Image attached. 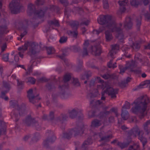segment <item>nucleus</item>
I'll use <instances>...</instances> for the list:
<instances>
[{"instance_id":"nucleus-31","label":"nucleus","mask_w":150,"mask_h":150,"mask_svg":"<svg viewBox=\"0 0 150 150\" xmlns=\"http://www.w3.org/2000/svg\"><path fill=\"white\" fill-rule=\"evenodd\" d=\"M140 146L137 144H134L129 146L127 150H139Z\"/></svg>"},{"instance_id":"nucleus-2","label":"nucleus","mask_w":150,"mask_h":150,"mask_svg":"<svg viewBox=\"0 0 150 150\" xmlns=\"http://www.w3.org/2000/svg\"><path fill=\"white\" fill-rule=\"evenodd\" d=\"M126 134L129 136H132L136 138L138 136V139L142 142L143 147L147 142L146 138L144 136V132L142 130H140L138 126H136L132 129L126 132Z\"/></svg>"},{"instance_id":"nucleus-33","label":"nucleus","mask_w":150,"mask_h":150,"mask_svg":"<svg viewBox=\"0 0 150 150\" xmlns=\"http://www.w3.org/2000/svg\"><path fill=\"white\" fill-rule=\"evenodd\" d=\"M110 111L105 110L103 112H100L99 114V117L100 118L109 115L110 113Z\"/></svg>"},{"instance_id":"nucleus-17","label":"nucleus","mask_w":150,"mask_h":150,"mask_svg":"<svg viewBox=\"0 0 150 150\" xmlns=\"http://www.w3.org/2000/svg\"><path fill=\"white\" fill-rule=\"evenodd\" d=\"M69 117L72 118H74L77 115L79 118L82 116V114L81 112H78L75 109L69 112Z\"/></svg>"},{"instance_id":"nucleus-55","label":"nucleus","mask_w":150,"mask_h":150,"mask_svg":"<svg viewBox=\"0 0 150 150\" xmlns=\"http://www.w3.org/2000/svg\"><path fill=\"white\" fill-rule=\"evenodd\" d=\"M2 52H4L7 48V46L6 42H4L2 45L1 46Z\"/></svg>"},{"instance_id":"nucleus-50","label":"nucleus","mask_w":150,"mask_h":150,"mask_svg":"<svg viewBox=\"0 0 150 150\" xmlns=\"http://www.w3.org/2000/svg\"><path fill=\"white\" fill-rule=\"evenodd\" d=\"M120 71L119 73L120 74H122L124 73L125 71L127 69V67L126 66L124 67H123L122 66H121L120 68Z\"/></svg>"},{"instance_id":"nucleus-45","label":"nucleus","mask_w":150,"mask_h":150,"mask_svg":"<svg viewBox=\"0 0 150 150\" xmlns=\"http://www.w3.org/2000/svg\"><path fill=\"white\" fill-rule=\"evenodd\" d=\"M132 47L134 49L136 50L137 51L140 48V45L139 43L135 42L133 43Z\"/></svg>"},{"instance_id":"nucleus-26","label":"nucleus","mask_w":150,"mask_h":150,"mask_svg":"<svg viewBox=\"0 0 150 150\" xmlns=\"http://www.w3.org/2000/svg\"><path fill=\"white\" fill-rule=\"evenodd\" d=\"M35 15L40 18L43 17L44 15V12L42 10L39 9L36 10L34 13Z\"/></svg>"},{"instance_id":"nucleus-43","label":"nucleus","mask_w":150,"mask_h":150,"mask_svg":"<svg viewBox=\"0 0 150 150\" xmlns=\"http://www.w3.org/2000/svg\"><path fill=\"white\" fill-rule=\"evenodd\" d=\"M27 82L33 84H35L36 80L34 78L32 77H29L27 78Z\"/></svg>"},{"instance_id":"nucleus-30","label":"nucleus","mask_w":150,"mask_h":150,"mask_svg":"<svg viewBox=\"0 0 150 150\" xmlns=\"http://www.w3.org/2000/svg\"><path fill=\"white\" fill-rule=\"evenodd\" d=\"M143 128L147 134L148 135L150 133V127H149V125L146 122L143 124Z\"/></svg>"},{"instance_id":"nucleus-52","label":"nucleus","mask_w":150,"mask_h":150,"mask_svg":"<svg viewBox=\"0 0 150 150\" xmlns=\"http://www.w3.org/2000/svg\"><path fill=\"white\" fill-rule=\"evenodd\" d=\"M73 84L75 86H80V84L79 82L78 79H73Z\"/></svg>"},{"instance_id":"nucleus-44","label":"nucleus","mask_w":150,"mask_h":150,"mask_svg":"<svg viewBox=\"0 0 150 150\" xmlns=\"http://www.w3.org/2000/svg\"><path fill=\"white\" fill-rule=\"evenodd\" d=\"M67 40V37L64 36L61 37L59 40V42L60 43H63L66 42Z\"/></svg>"},{"instance_id":"nucleus-37","label":"nucleus","mask_w":150,"mask_h":150,"mask_svg":"<svg viewBox=\"0 0 150 150\" xmlns=\"http://www.w3.org/2000/svg\"><path fill=\"white\" fill-rule=\"evenodd\" d=\"M112 61L113 59H112L108 63L107 65L109 68L114 69L117 67V66L116 65V63L115 62L112 64Z\"/></svg>"},{"instance_id":"nucleus-24","label":"nucleus","mask_w":150,"mask_h":150,"mask_svg":"<svg viewBox=\"0 0 150 150\" xmlns=\"http://www.w3.org/2000/svg\"><path fill=\"white\" fill-rule=\"evenodd\" d=\"M105 37L106 41L109 42L112 40L113 38L111 33L107 30L105 32Z\"/></svg>"},{"instance_id":"nucleus-60","label":"nucleus","mask_w":150,"mask_h":150,"mask_svg":"<svg viewBox=\"0 0 150 150\" xmlns=\"http://www.w3.org/2000/svg\"><path fill=\"white\" fill-rule=\"evenodd\" d=\"M83 48L87 49L89 45V41L88 40H86L85 41L84 43H83Z\"/></svg>"},{"instance_id":"nucleus-41","label":"nucleus","mask_w":150,"mask_h":150,"mask_svg":"<svg viewBox=\"0 0 150 150\" xmlns=\"http://www.w3.org/2000/svg\"><path fill=\"white\" fill-rule=\"evenodd\" d=\"M103 4L104 9H107L109 8V5L108 0H103Z\"/></svg>"},{"instance_id":"nucleus-14","label":"nucleus","mask_w":150,"mask_h":150,"mask_svg":"<svg viewBox=\"0 0 150 150\" xmlns=\"http://www.w3.org/2000/svg\"><path fill=\"white\" fill-rule=\"evenodd\" d=\"M133 19V18H132L130 16L126 17L124 24V28L126 29H129L131 28L133 25L132 23Z\"/></svg>"},{"instance_id":"nucleus-46","label":"nucleus","mask_w":150,"mask_h":150,"mask_svg":"<svg viewBox=\"0 0 150 150\" xmlns=\"http://www.w3.org/2000/svg\"><path fill=\"white\" fill-rule=\"evenodd\" d=\"M119 84L120 87L122 88L125 87L127 85V83L125 82V81H122L119 83Z\"/></svg>"},{"instance_id":"nucleus-13","label":"nucleus","mask_w":150,"mask_h":150,"mask_svg":"<svg viewBox=\"0 0 150 150\" xmlns=\"http://www.w3.org/2000/svg\"><path fill=\"white\" fill-rule=\"evenodd\" d=\"M106 93L108 94V95L110 96L112 99H115L116 98V94L118 93L117 89H114L112 88L109 87L106 90Z\"/></svg>"},{"instance_id":"nucleus-32","label":"nucleus","mask_w":150,"mask_h":150,"mask_svg":"<svg viewBox=\"0 0 150 150\" xmlns=\"http://www.w3.org/2000/svg\"><path fill=\"white\" fill-rule=\"evenodd\" d=\"M48 23L50 25H54L57 27H59L60 25L59 21L55 19L48 21Z\"/></svg>"},{"instance_id":"nucleus-12","label":"nucleus","mask_w":150,"mask_h":150,"mask_svg":"<svg viewBox=\"0 0 150 150\" xmlns=\"http://www.w3.org/2000/svg\"><path fill=\"white\" fill-rule=\"evenodd\" d=\"M24 122L27 126L34 125V123L39 126V124L38 121H36L35 119L32 118L31 116L28 115L26 118L25 120L24 121Z\"/></svg>"},{"instance_id":"nucleus-8","label":"nucleus","mask_w":150,"mask_h":150,"mask_svg":"<svg viewBox=\"0 0 150 150\" xmlns=\"http://www.w3.org/2000/svg\"><path fill=\"white\" fill-rule=\"evenodd\" d=\"M33 90L31 88L27 91V97L29 99L30 102L33 103L38 102L40 99V97H38L39 94L35 95L33 93Z\"/></svg>"},{"instance_id":"nucleus-29","label":"nucleus","mask_w":150,"mask_h":150,"mask_svg":"<svg viewBox=\"0 0 150 150\" xmlns=\"http://www.w3.org/2000/svg\"><path fill=\"white\" fill-rule=\"evenodd\" d=\"M122 118L124 120H127L129 117V114L128 112L126 110H122V112L121 114Z\"/></svg>"},{"instance_id":"nucleus-28","label":"nucleus","mask_w":150,"mask_h":150,"mask_svg":"<svg viewBox=\"0 0 150 150\" xmlns=\"http://www.w3.org/2000/svg\"><path fill=\"white\" fill-rule=\"evenodd\" d=\"M101 124L100 121L97 119H95L92 122L91 126L93 127H97L100 126Z\"/></svg>"},{"instance_id":"nucleus-51","label":"nucleus","mask_w":150,"mask_h":150,"mask_svg":"<svg viewBox=\"0 0 150 150\" xmlns=\"http://www.w3.org/2000/svg\"><path fill=\"white\" fill-rule=\"evenodd\" d=\"M74 10L77 11L80 14H81L83 13V11L81 8L75 7Z\"/></svg>"},{"instance_id":"nucleus-5","label":"nucleus","mask_w":150,"mask_h":150,"mask_svg":"<svg viewBox=\"0 0 150 150\" xmlns=\"http://www.w3.org/2000/svg\"><path fill=\"white\" fill-rule=\"evenodd\" d=\"M19 0H13L9 6L11 12L13 14H17L20 12L23 6L20 4Z\"/></svg>"},{"instance_id":"nucleus-64","label":"nucleus","mask_w":150,"mask_h":150,"mask_svg":"<svg viewBox=\"0 0 150 150\" xmlns=\"http://www.w3.org/2000/svg\"><path fill=\"white\" fill-rule=\"evenodd\" d=\"M54 112L53 111H51L50 112L49 115V119L51 120H52L54 119Z\"/></svg>"},{"instance_id":"nucleus-18","label":"nucleus","mask_w":150,"mask_h":150,"mask_svg":"<svg viewBox=\"0 0 150 150\" xmlns=\"http://www.w3.org/2000/svg\"><path fill=\"white\" fill-rule=\"evenodd\" d=\"M6 29V21L4 20H3L0 22V36L5 32Z\"/></svg>"},{"instance_id":"nucleus-16","label":"nucleus","mask_w":150,"mask_h":150,"mask_svg":"<svg viewBox=\"0 0 150 150\" xmlns=\"http://www.w3.org/2000/svg\"><path fill=\"white\" fill-rule=\"evenodd\" d=\"M92 54L95 56L100 55L101 53V50L99 45H96L91 47Z\"/></svg>"},{"instance_id":"nucleus-15","label":"nucleus","mask_w":150,"mask_h":150,"mask_svg":"<svg viewBox=\"0 0 150 150\" xmlns=\"http://www.w3.org/2000/svg\"><path fill=\"white\" fill-rule=\"evenodd\" d=\"M126 66L127 67V69H129L131 71H133L137 74H139L142 72L141 70H133L134 68L137 66L136 63L133 61H132L131 63L129 64H127Z\"/></svg>"},{"instance_id":"nucleus-47","label":"nucleus","mask_w":150,"mask_h":150,"mask_svg":"<svg viewBox=\"0 0 150 150\" xmlns=\"http://www.w3.org/2000/svg\"><path fill=\"white\" fill-rule=\"evenodd\" d=\"M130 108V104L127 101L126 102L125 104L122 107V108L124 109H129Z\"/></svg>"},{"instance_id":"nucleus-6","label":"nucleus","mask_w":150,"mask_h":150,"mask_svg":"<svg viewBox=\"0 0 150 150\" xmlns=\"http://www.w3.org/2000/svg\"><path fill=\"white\" fill-rule=\"evenodd\" d=\"M99 136L100 139L99 140L100 142L103 141L105 142H108L109 141L110 139L112 138V134L110 131H108L106 132H104V131H102L98 135V134H94V137H96Z\"/></svg>"},{"instance_id":"nucleus-62","label":"nucleus","mask_w":150,"mask_h":150,"mask_svg":"<svg viewBox=\"0 0 150 150\" xmlns=\"http://www.w3.org/2000/svg\"><path fill=\"white\" fill-rule=\"evenodd\" d=\"M132 139L131 138V136H128V137L126 139V143L127 144H128L129 145V144L132 142Z\"/></svg>"},{"instance_id":"nucleus-34","label":"nucleus","mask_w":150,"mask_h":150,"mask_svg":"<svg viewBox=\"0 0 150 150\" xmlns=\"http://www.w3.org/2000/svg\"><path fill=\"white\" fill-rule=\"evenodd\" d=\"M67 34L73 37L76 38L78 35V33L77 31L76 30L75 31H71L69 30L67 32Z\"/></svg>"},{"instance_id":"nucleus-49","label":"nucleus","mask_w":150,"mask_h":150,"mask_svg":"<svg viewBox=\"0 0 150 150\" xmlns=\"http://www.w3.org/2000/svg\"><path fill=\"white\" fill-rule=\"evenodd\" d=\"M82 56L83 57L85 56L88 55V52L87 51V49H85V48H83V51L82 52Z\"/></svg>"},{"instance_id":"nucleus-39","label":"nucleus","mask_w":150,"mask_h":150,"mask_svg":"<svg viewBox=\"0 0 150 150\" xmlns=\"http://www.w3.org/2000/svg\"><path fill=\"white\" fill-rule=\"evenodd\" d=\"M79 24L78 22L74 21L71 22L70 24V25L72 28L77 29L78 28Z\"/></svg>"},{"instance_id":"nucleus-58","label":"nucleus","mask_w":150,"mask_h":150,"mask_svg":"<svg viewBox=\"0 0 150 150\" xmlns=\"http://www.w3.org/2000/svg\"><path fill=\"white\" fill-rule=\"evenodd\" d=\"M46 49L48 54H50L53 53V49L51 47H47Z\"/></svg>"},{"instance_id":"nucleus-53","label":"nucleus","mask_w":150,"mask_h":150,"mask_svg":"<svg viewBox=\"0 0 150 150\" xmlns=\"http://www.w3.org/2000/svg\"><path fill=\"white\" fill-rule=\"evenodd\" d=\"M48 80L45 77H42L39 78L38 80V81L39 83H43L44 82H47Z\"/></svg>"},{"instance_id":"nucleus-10","label":"nucleus","mask_w":150,"mask_h":150,"mask_svg":"<svg viewBox=\"0 0 150 150\" xmlns=\"http://www.w3.org/2000/svg\"><path fill=\"white\" fill-rule=\"evenodd\" d=\"M56 139V137L53 132H51L49 134L47 139L45 140L43 142L44 146L46 148L48 147L50 143H52L54 142Z\"/></svg>"},{"instance_id":"nucleus-3","label":"nucleus","mask_w":150,"mask_h":150,"mask_svg":"<svg viewBox=\"0 0 150 150\" xmlns=\"http://www.w3.org/2000/svg\"><path fill=\"white\" fill-rule=\"evenodd\" d=\"M98 20V23L100 24H105L106 26L110 30L116 24L112 16L110 15H100Z\"/></svg>"},{"instance_id":"nucleus-36","label":"nucleus","mask_w":150,"mask_h":150,"mask_svg":"<svg viewBox=\"0 0 150 150\" xmlns=\"http://www.w3.org/2000/svg\"><path fill=\"white\" fill-rule=\"evenodd\" d=\"M117 145L120 147L122 149L127 147L128 146V144H127L126 142L122 143L118 142Z\"/></svg>"},{"instance_id":"nucleus-35","label":"nucleus","mask_w":150,"mask_h":150,"mask_svg":"<svg viewBox=\"0 0 150 150\" xmlns=\"http://www.w3.org/2000/svg\"><path fill=\"white\" fill-rule=\"evenodd\" d=\"M71 78V76L70 74H66L64 76L63 81L64 83L66 82L69 81Z\"/></svg>"},{"instance_id":"nucleus-22","label":"nucleus","mask_w":150,"mask_h":150,"mask_svg":"<svg viewBox=\"0 0 150 150\" xmlns=\"http://www.w3.org/2000/svg\"><path fill=\"white\" fill-rule=\"evenodd\" d=\"M67 118V117L66 114L62 113L59 116L56 118L55 120L57 122H60L62 123H63L66 120Z\"/></svg>"},{"instance_id":"nucleus-40","label":"nucleus","mask_w":150,"mask_h":150,"mask_svg":"<svg viewBox=\"0 0 150 150\" xmlns=\"http://www.w3.org/2000/svg\"><path fill=\"white\" fill-rule=\"evenodd\" d=\"M141 18H140L136 19V27L138 30H140V26L141 25Z\"/></svg>"},{"instance_id":"nucleus-54","label":"nucleus","mask_w":150,"mask_h":150,"mask_svg":"<svg viewBox=\"0 0 150 150\" xmlns=\"http://www.w3.org/2000/svg\"><path fill=\"white\" fill-rule=\"evenodd\" d=\"M15 58V56L13 54H11L8 57V61H9L10 62H13Z\"/></svg>"},{"instance_id":"nucleus-23","label":"nucleus","mask_w":150,"mask_h":150,"mask_svg":"<svg viewBox=\"0 0 150 150\" xmlns=\"http://www.w3.org/2000/svg\"><path fill=\"white\" fill-rule=\"evenodd\" d=\"M35 6L30 3L29 4L28 6L27 12L28 14L30 15L33 13H34L35 11Z\"/></svg>"},{"instance_id":"nucleus-25","label":"nucleus","mask_w":150,"mask_h":150,"mask_svg":"<svg viewBox=\"0 0 150 150\" xmlns=\"http://www.w3.org/2000/svg\"><path fill=\"white\" fill-rule=\"evenodd\" d=\"M102 102L100 100L95 101L94 100H91L90 103V105L93 108L97 107L100 105Z\"/></svg>"},{"instance_id":"nucleus-42","label":"nucleus","mask_w":150,"mask_h":150,"mask_svg":"<svg viewBox=\"0 0 150 150\" xmlns=\"http://www.w3.org/2000/svg\"><path fill=\"white\" fill-rule=\"evenodd\" d=\"M128 2V0H124L122 1H119L118 3L121 6H126Z\"/></svg>"},{"instance_id":"nucleus-38","label":"nucleus","mask_w":150,"mask_h":150,"mask_svg":"<svg viewBox=\"0 0 150 150\" xmlns=\"http://www.w3.org/2000/svg\"><path fill=\"white\" fill-rule=\"evenodd\" d=\"M131 5L135 7H137L139 4V0H130Z\"/></svg>"},{"instance_id":"nucleus-57","label":"nucleus","mask_w":150,"mask_h":150,"mask_svg":"<svg viewBox=\"0 0 150 150\" xmlns=\"http://www.w3.org/2000/svg\"><path fill=\"white\" fill-rule=\"evenodd\" d=\"M3 86L6 88L8 89V91L10 88V85L7 82L4 81L3 82Z\"/></svg>"},{"instance_id":"nucleus-61","label":"nucleus","mask_w":150,"mask_h":150,"mask_svg":"<svg viewBox=\"0 0 150 150\" xmlns=\"http://www.w3.org/2000/svg\"><path fill=\"white\" fill-rule=\"evenodd\" d=\"M8 54H5L3 55L2 59L5 61H8Z\"/></svg>"},{"instance_id":"nucleus-9","label":"nucleus","mask_w":150,"mask_h":150,"mask_svg":"<svg viewBox=\"0 0 150 150\" xmlns=\"http://www.w3.org/2000/svg\"><path fill=\"white\" fill-rule=\"evenodd\" d=\"M112 32H115L117 33L116 37L121 42H124V35L120 27H117L116 24L111 29Z\"/></svg>"},{"instance_id":"nucleus-48","label":"nucleus","mask_w":150,"mask_h":150,"mask_svg":"<svg viewBox=\"0 0 150 150\" xmlns=\"http://www.w3.org/2000/svg\"><path fill=\"white\" fill-rule=\"evenodd\" d=\"M60 3L65 7L67 6L69 4L67 0H59Z\"/></svg>"},{"instance_id":"nucleus-21","label":"nucleus","mask_w":150,"mask_h":150,"mask_svg":"<svg viewBox=\"0 0 150 150\" xmlns=\"http://www.w3.org/2000/svg\"><path fill=\"white\" fill-rule=\"evenodd\" d=\"M71 131H73L72 133L74 134V136H76L80 134L81 132V134L83 133V131H82V129L81 127H78L76 128H75L71 130Z\"/></svg>"},{"instance_id":"nucleus-4","label":"nucleus","mask_w":150,"mask_h":150,"mask_svg":"<svg viewBox=\"0 0 150 150\" xmlns=\"http://www.w3.org/2000/svg\"><path fill=\"white\" fill-rule=\"evenodd\" d=\"M11 105L16 109L14 110V115L16 117V121L17 122L19 120V117L25 113V105H23L19 106L16 101L11 102Z\"/></svg>"},{"instance_id":"nucleus-1","label":"nucleus","mask_w":150,"mask_h":150,"mask_svg":"<svg viewBox=\"0 0 150 150\" xmlns=\"http://www.w3.org/2000/svg\"><path fill=\"white\" fill-rule=\"evenodd\" d=\"M135 107L132 108L134 113L139 112V117L142 119L146 114V111L148 106L150 105V99L146 95H143L137 98L133 102Z\"/></svg>"},{"instance_id":"nucleus-20","label":"nucleus","mask_w":150,"mask_h":150,"mask_svg":"<svg viewBox=\"0 0 150 150\" xmlns=\"http://www.w3.org/2000/svg\"><path fill=\"white\" fill-rule=\"evenodd\" d=\"M18 50L20 51L18 53L19 56L21 58H23V53L25 51L27 50L26 44H24V45L19 47L18 48Z\"/></svg>"},{"instance_id":"nucleus-59","label":"nucleus","mask_w":150,"mask_h":150,"mask_svg":"<svg viewBox=\"0 0 150 150\" xmlns=\"http://www.w3.org/2000/svg\"><path fill=\"white\" fill-rule=\"evenodd\" d=\"M111 46V50H113L114 51L115 50H118L119 48V45L117 44L112 45Z\"/></svg>"},{"instance_id":"nucleus-63","label":"nucleus","mask_w":150,"mask_h":150,"mask_svg":"<svg viewBox=\"0 0 150 150\" xmlns=\"http://www.w3.org/2000/svg\"><path fill=\"white\" fill-rule=\"evenodd\" d=\"M72 50L74 52H78L80 51L81 49L80 47L74 46L72 47Z\"/></svg>"},{"instance_id":"nucleus-7","label":"nucleus","mask_w":150,"mask_h":150,"mask_svg":"<svg viewBox=\"0 0 150 150\" xmlns=\"http://www.w3.org/2000/svg\"><path fill=\"white\" fill-rule=\"evenodd\" d=\"M28 20H25L22 22L19 23V29L21 32V39L27 34V28L28 25Z\"/></svg>"},{"instance_id":"nucleus-56","label":"nucleus","mask_w":150,"mask_h":150,"mask_svg":"<svg viewBox=\"0 0 150 150\" xmlns=\"http://www.w3.org/2000/svg\"><path fill=\"white\" fill-rule=\"evenodd\" d=\"M96 112L93 110L89 111L88 112V115L90 117H92L95 115Z\"/></svg>"},{"instance_id":"nucleus-27","label":"nucleus","mask_w":150,"mask_h":150,"mask_svg":"<svg viewBox=\"0 0 150 150\" xmlns=\"http://www.w3.org/2000/svg\"><path fill=\"white\" fill-rule=\"evenodd\" d=\"M73 131H71V130L66 132L64 133L62 138L64 139H69L71 137L73 134L72 132Z\"/></svg>"},{"instance_id":"nucleus-19","label":"nucleus","mask_w":150,"mask_h":150,"mask_svg":"<svg viewBox=\"0 0 150 150\" xmlns=\"http://www.w3.org/2000/svg\"><path fill=\"white\" fill-rule=\"evenodd\" d=\"M93 142L91 138H88L83 143L82 146V149L83 150H87L88 146L91 144Z\"/></svg>"},{"instance_id":"nucleus-11","label":"nucleus","mask_w":150,"mask_h":150,"mask_svg":"<svg viewBox=\"0 0 150 150\" xmlns=\"http://www.w3.org/2000/svg\"><path fill=\"white\" fill-rule=\"evenodd\" d=\"M25 44H26L27 50L28 48V47H30L29 48L28 53L30 56L35 55L36 53V45L35 42L27 41L25 42Z\"/></svg>"}]
</instances>
